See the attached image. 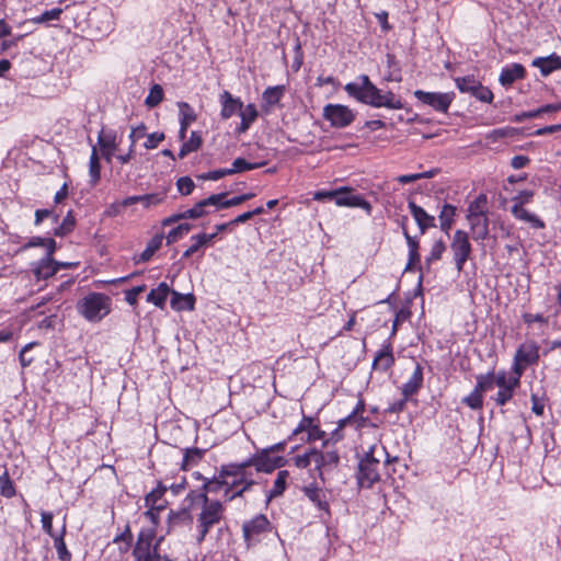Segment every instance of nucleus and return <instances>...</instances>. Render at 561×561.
I'll return each mask as SVG.
<instances>
[{
	"label": "nucleus",
	"instance_id": "1",
	"mask_svg": "<svg viewBox=\"0 0 561 561\" xmlns=\"http://www.w3.org/2000/svg\"><path fill=\"white\" fill-rule=\"evenodd\" d=\"M344 89L350 96L373 107L403 108V102L400 98L391 91L383 93L370 81L367 75L359 76L357 82H348Z\"/></svg>",
	"mask_w": 561,
	"mask_h": 561
},
{
	"label": "nucleus",
	"instance_id": "2",
	"mask_svg": "<svg viewBox=\"0 0 561 561\" xmlns=\"http://www.w3.org/2000/svg\"><path fill=\"white\" fill-rule=\"evenodd\" d=\"M220 477L226 478L225 496L231 502L242 497L245 492L256 483L250 470H247L241 462H230L220 467Z\"/></svg>",
	"mask_w": 561,
	"mask_h": 561
},
{
	"label": "nucleus",
	"instance_id": "3",
	"mask_svg": "<svg viewBox=\"0 0 561 561\" xmlns=\"http://www.w3.org/2000/svg\"><path fill=\"white\" fill-rule=\"evenodd\" d=\"M378 448L376 445L365 453V456L358 462L356 479L360 488L369 489L380 480V456L386 455V463L390 465L398 461V457L390 458L385 447Z\"/></svg>",
	"mask_w": 561,
	"mask_h": 561
},
{
	"label": "nucleus",
	"instance_id": "4",
	"mask_svg": "<svg viewBox=\"0 0 561 561\" xmlns=\"http://www.w3.org/2000/svg\"><path fill=\"white\" fill-rule=\"evenodd\" d=\"M201 512L196 517L197 543H202L213 527L225 519L226 507L219 500H211L205 493L201 495Z\"/></svg>",
	"mask_w": 561,
	"mask_h": 561
},
{
	"label": "nucleus",
	"instance_id": "5",
	"mask_svg": "<svg viewBox=\"0 0 561 561\" xmlns=\"http://www.w3.org/2000/svg\"><path fill=\"white\" fill-rule=\"evenodd\" d=\"M112 309V299L103 293H89L77 304L78 312L89 322H100Z\"/></svg>",
	"mask_w": 561,
	"mask_h": 561
},
{
	"label": "nucleus",
	"instance_id": "6",
	"mask_svg": "<svg viewBox=\"0 0 561 561\" xmlns=\"http://www.w3.org/2000/svg\"><path fill=\"white\" fill-rule=\"evenodd\" d=\"M271 531L272 524L264 514H259L242 525V536L247 548L257 545Z\"/></svg>",
	"mask_w": 561,
	"mask_h": 561
},
{
	"label": "nucleus",
	"instance_id": "7",
	"mask_svg": "<svg viewBox=\"0 0 561 561\" xmlns=\"http://www.w3.org/2000/svg\"><path fill=\"white\" fill-rule=\"evenodd\" d=\"M247 470L254 467L256 472L272 473L275 469L282 468L286 459L282 456L272 457L264 448L241 462Z\"/></svg>",
	"mask_w": 561,
	"mask_h": 561
},
{
	"label": "nucleus",
	"instance_id": "8",
	"mask_svg": "<svg viewBox=\"0 0 561 561\" xmlns=\"http://www.w3.org/2000/svg\"><path fill=\"white\" fill-rule=\"evenodd\" d=\"M450 250L453 252L456 270L461 272L472 252L469 236L466 231L459 229L454 232L450 242Z\"/></svg>",
	"mask_w": 561,
	"mask_h": 561
},
{
	"label": "nucleus",
	"instance_id": "9",
	"mask_svg": "<svg viewBox=\"0 0 561 561\" xmlns=\"http://www.w3.org/2000/svg\"><path fill=\"white\" fill-rule=\"evenodd\" d=\"M153 534L151 531L139 534L138 540L134 549V556L137 561H160L159 543L162 540L160 538L157 543L151 548V541Z\"/></svg>",
	"mask_w": 561,
	"mask_h": 561
},
{
	"label": "nucleus",
	"instance_id": "10",
	"mask_svg": "<svg viewBox=\"0 0 561 561\" xmlns=\"http://www.w3.org/2000/svg\"><path fill=\"white\" fill-rule=\"evenodd\" d=\"M414 96L424 105H428L437 112L446 113L455 99V93L426 92L415 90Z\"/></svg>",
	"mask_w": 561,
	"mask_h": 561
},
{
	"label": "nucleus",
	"instance_id": "11",
	"mask_svg": "<svg viewBox=\"0 0 561 561\" xmlns=\"http://www.w3.org/2000/svg\"><path fill=\"white\" fill-rule=\"evenodd\" d=\"M323 117L329 121L333 127L343 128L352 124L355 115L352 110L345 105L328 104L323 108Z\"/></svg>",
	"mask_w": 561,
	"mask_h": 561
},
{
	"label": "nucleus",
	"instance_id": "12",
	"mask_svg": "<svg viewBox=\"0 0 561 561\" xmlns=\"http://www.w3.org/2000/svg\"><path fill=\"white\" fill-rule=\"evenodd\" d=\"M313 462L316 470L319 472V478L324 482V474L334 470L340 465V455L336 449L319 450L314 448Z\"/></svg>",
	"mask_w": 561,
	"mask_h": 561
},
{
	"label": "nucleus",
	"instance_id": "13",
	"mask_svg": "<svg viewBox=\"0 0 561 561\" xmlns=\"http://www.w3.org/2000/svg\"><path fill=\"white\" fill-rule=\"evenodd\" d=\"M98 145L102 157L111 163L115 151L118 148L117 134L113 129L102 128L98 135Z\"/></svg>",
	"mask_w": 561,
	"mask_h": 561
},
{
	"label": "nucleus",
	"instance_id": "14",
	"mask_svg": "<svg viewBox=\"0 0 561 561\" xmlns=\"http://www.w3.org/2000/svg\"><path fill=\"white\" fill-rule=\"evenodd\" d=\"M220 201L215 194L196 203L192 208L183 211L185 219H198L209 215L211 211L218 210L217 204Z\"/></svg>",
	"mask_w": 561,
	"mask_h": 561
},
{
	"label": "nucleus",
	"instance_id": "15",
	"mask_svg": "<svg viewBox=\"0 0 561 561\" xmlns=\"http://www.w3.org/2000/svg\"><path fill=\"white\" fill-rule=\"evenodd\" d=\"M393 364L394 356L392 353V345L389 341H386L374 357L373 369L387 371L393 366Z\"/></svg>",
	"mask_w": 561,
	"mask_h": 561
},
{
	"label": "nucleus",
	"instance_id": "16",
	"mask_svg": "<svg viewBox=\"0 0 561 561\" xmlns=\"http://www.w3.org/2000/svg\"><path fill=\"white\" fill-rule=\"evenodd\" d=\"M352 188L348 187L346 192L341 193V197L336 199V205L342 207H359L364 209L368 215L371 214L373 206L359 194H352Z\"/></svg>",
	"mask_w": 561,
	"mask_h": 561
},
{
	"label": "nucleus",
	"instance_id": "17",
	"mask_svg": "<svg viewBox=\"0 0 561 561\" xmlns=\"http://www.w3.org/2000/svg\"><path fill=\"white\" fill-rule=\"evenodd\" d=\"M411 215L417 224L420 233L424 234L428 228L436 227L435 217L428 215L421 206L416 205L413 201L408 203Z\"/></svg>",
	"mask_w": 561,
	"mask_h": 561
},
{
	"label": "nucleus",
	"instance_id": "18",
	"mask_svg": "<svg viewBox=\"0 0 561 561\" xmlns=\"http://www.w3.org/2000/svg\"><path fill=\"white\" fill-rule=\"evenodd\" d=\"M219 102L221 104L220 116L222 119H228L234 114H239L242 107V101L239 98H234L230 92L224 91L219 95Z\"/></svg>",
	"mask_w": 561,
	"mask_h": 561
},
{
	"label": "nucleus",
	"instance_id": "19",
	"mask_svg": "<svg viewBox=\"0 0 561 561\" xmlns=\"http://www.w3.org/2000/svg\"><path fill=\"white\" fill-rule=\"evenodd\" d=\"M32 271L37 280L47 279L58 272V265L53 257L44 256L33 264Z\"/></svg>",
	"mask_w": 561,
	"mask_h": 561
},
{
	"label": "nucleus",
	"instance_id": "20",
	"mask_svg": "<svg viewBox=\"0 0 561 561\" xmlns=\"http://www.w3.org/2000/svg\"><path fill=\"white\" fill-rule=\"evenodd\" d=\"M531 65L538 68L542 76L547 77L553 71L561 70V57L553 53L547 57L535 58Z\"/></svg>",
	"mask_w": 561,
	"mask_h": 561
},
{
	"label": "nucleus",
	"instance_id": "21",
	"mask_svg": "<svg viewBox=\"0 0 561 561\" xmlns=\"http://www.w3.org/2000/svg\"><path fill=\"white\" fill-rule=\"evenodd\" d=\"M515 357H517L518 360L524 362L528 366L534 365L539 359V346L534 341L525 342L517 348Z\"/></svg>",
	"mask_w": 561,
	"mask_h": 561
},
{
	"label": "nucleus",
	"instance_id": "22",
	"mask_svg": "<svg viewBox=\"0 0 561 561\" xmlns=\"http://www.w3.org/2000/svg\"><path fill=\"white\" fill-rule=\"evenodd\" d=\"M423 386V367L416 363L412 376L402 386V394L408 400L415 394Z\"/></svg>",
	"mask_w": 561,
	"mask_h": 561
},
{
	"label": "nucleus",
	"instance_id": "23",
	"mask_svg": "<svg viewBox=\"0 0 561 561\" xmlns=\"http://www.w3.org/2000/svg\"><path fill=\"white\" fill-rule=\"evenodd\" d=\"M305 495L321 511L330 514V505L327 500V493L316 484H311L304 489Z\"/></svg>",
	"mask_w": 561,
	"mask_h": 561
},
{
	"label": "nucleus",
	"instance_id": "24",
	"mask_svg": "<svg viewBox=\"0 0 561 561\" xmlns=\"http://www.w3.org/2000/svg\"><path fill=\"white\" fill-rule=\"evenodd\" d=\"M168 490V486L162 484L161 482L158 483L157 488L153 489L150 493H148L145 497V505L146 507H153L158 508V511H163L168 502L164 499V494Z\"/></svg>",
	"mask_w": 561,
	"mask_h": 561
},
{
	"label": "nucleus",
	"instance_id": "25",
	"mask_svg": "<svg viewBox=\"0 0 561 561\" xmlns=\"http://www.w3.org/2000/svg\"><path fill=\"white\" fill-rule=\"evenodd\" d=\"M474 241H484L489 237V217L467 218Z\"/></svg>",
	"mask_w": 561,
	"mask_h": 561
},
{
	"label": "nucleus",
	"instance_id": "26",
	"mask_svg": "<svg viewBox=\"0 0 561 561\" xmlns=\"http://www.w3.org/2000/svg\"><path fill=\"white\" fill-rule=\"evenodd\" d=\"M193 517L188 508H181L178 511H170L168 515V531H173L176 528L191 525Z\"/></svg>",
	"mask_w": 561,
	"mask_h": 561
},
{
	"label": "nucleus",
	"instance_id": "27",
	"mask_svg": "<svg viewBox=\"0 0 561 561\" xmlns=\"http://www.w3.org/2000/svg\"><path fill=\"white\" fill-rule=\"evenodd\" d=\"M526 70L520 64H513L502 69L500 75V82L502 85H512L516 80L525 77Z\"/></svg>",
	"mask_w": 561,
	"mask_h": 561
},
{
	"label": "nucleus",
	"instance_id": "28",
	"mask_svg": "<svg viewBox=\"0 0 561 561\" xmlns=\"http://www.w3.org/2000/svg\"><path fill=\"white\" fill-rule=\"evenodd\" d=\"M285 93L284 85L268 87L262 93V108L264 112H270L273 106L279 103Z\"/></svg>",
	"mask_w": 561,
	"mask_h": 561
},
{
	"label": "nucleus",
	"instance_id": "29",
	"mask_svg": "<svg viewBox=\"0 0 561 561\" xmlns=\"http://www.w3.org/2000/svg\"><path fill=\"white\" fill-rule=\"evenodd\" d=\"M511 213L517 220L527 222L535 229L545 228V222L537 215L526 210L523 205H513Z\"/></svg>",
	"mask_w": 561,
	"mask_h": 561
},
{
	"label": "nucleus",
	"instance_id": "30",
	"mask_svg": "<svg viewBox=\"0 0 561 561\" xmlns=\"http://www.w3.org/2000/svg\"><path fill=\"white\" fill-rule=\"evenodd\" d=\"M239 116L241 118V123L237 128L239 134L245 133L250 126L256 121L259 113L256 106L252 103L241 107L239 111Z\"/></svg>",
	"mask_w": 561,
	"mask_h": 561
},
{
	"label": "nucleus",
	"instance_id": "31",
	"mask_svg": "<svg viewBox=\"0 0 561 561\" xmlns=\"http://www.w3.org/2000/svg\"><path fill=\"white\" fill-rule=\"evenodd\" d=\"M170 305L171 308L176 311L193 310L195 298L192 294L183 295L178 291H172Z\"/></svg>",
	"mask_w": 561,
	"mask_h": 561
},
{
	"label": "nucleus",
	"instance_id": "32",
	"mask_svg": "<svg viewBox=\"0 0 561 561\" xmlns=\"http://www.w3.org/2000/svg\"><path fill=\"white\" fill-rule=\"evenodd\" d=\"M488 213V197L485 194H480L469 204L467 218L486 217Z\"/></svg>",
	"mask_w": 561,
	"mask_h": 561
},
{
	"label": "nucleus",
	"instance_id": "33",
	"mask_svg": "<svg viewBox=\"0 0 561 561\" xmlns=\"http://www.w3.org/2000/svg\"><path fill=\"white\" fill-rule=\"evenodd\" d=\"M170 288L167 283H160L157 288L150 290L147 296V301L153 304L159 308H164Z\"/></svg>",
	"mask_w": 561,
	"mask_h": 561
},
{
	"label": "nucleus",
	"instance_id": "34",
	"mask_svg": "<svg viewBox=\"0 0 561 561\" xmlns=\"http://www.w3.org/2000/svg\"><path fill=\"white\" fill-rule=\"evenodd\" d=\"M65 536H66V517H64V523H62L60 531L58 533V536H56L53 540H54V547L57 551L59 560L70 561L71 553L67 549V546L65 542Z\"/></svg>",
	"mask_w": 561,
	"mask_h": 561
},
{
	"label": "nucleus",
	"instance_id": "35",
	"mask_svg": "<svg viewBox=\"0 0 561 561\" xmlns=\"http://www.w3.org/2000/svg\"><path fill=\"white\" fill-rule=\"evenodd\" d=\"M288 478L289 472L287 470H280L277 472L274 484L267 493V501H271L274 497H278L285 492Z\"/></svg>",
	"mask_w": 561,
	"mask_h": 561
},
{
	"label": "nucleus",
	"instance_id": "36",
	"mask_svg": "<svg viewBox=\"0 0 561 561\" xmlns=\"http://www.w3.org/2000/svg\"><path fill=\"white\" fill-rule=\"evenodd\" d=\"M227 195H228V193L215 194V196H219V198H220V201L218 203H216L217 209H225V208L240 205L243 202L249 201L254 196V194H252V193H247V194H242V195L232 197L230 199H227Z\"/></svg>",
	"mask_w": 561,
	"mask_h": 561
},
{
	"label": "nucleus",
	"instance_id": "37",
	"mask_svg": "<svg viewBox=\"0 0 561 561\" xmlns=\"http://www.w3.org/2000/svg\"><path fill=\"white\" fill-rule=\"evenodd\" d=\"M455 215L456 207L450 204H444L439 214V227L445 233H448L449 230L451 229Z\"/></svg>",
	"mask_w": 561,
	"mask_h": 561
},
{
	"label": "nucleus",
	"instance_id": "38",
	"mask_svg": "<svg viewBox=\"0 0 561 561\" xmlns=\"http://www.w3.org/2000/svg\"><path fill=\"white\" fill-rule=\"evenodd\" d=\"M203 144L202 136L197 131H192L187 141H185L179 152V158L183 159L188 153L197 151Z\"/></svg>",
	"mask_w": 561,
	"mask_h": 561
},
{
	"label": "nucleus",
	"instance_id": "39",
	"mask_svg": "<svg viewBox=\"0 0 561 561\" xmlns=\"http://www.w3.org/2000/svg\"><path fill=\"white\" fill-rule=\"evenodd\" d=\"M89 175H90V182L92 185H95L100 181L101 164H100L98 149L95 146L92 147V151H91V156H90Z\"/></svg>",
	"mask_w": 561,
	"mask_h": 561
},
{
	"label": "nucleus",
	"instance_id": "40",
	"mask_svg": "<svg viewBox=\"0 0 561 561\" xmlns=\"http://www.w3.org/2000/svg\"><path fill=\"white\" fill-rule=\"evenodd\" d=\"M519 386L518 378H512V382L506 388H500L496 396L494 397V401L497 405L506 404L514 394V390Z\"/></svg>",
	"mask_w": 561,
	"mask_h": 561
},
{
	"label": "nucleus",
	"instance_id": "41",
	"mask_svg": "<svg viewBox=\"0 0 561 561\" xmlns=\"http://www.w3.org/2000/svg\"><path fill=\"white\" fill-rule=\"evenodd\" d=\"M62 11L64 10L61 8H54L51 10L43 12L38 16L31 18L25 23L44 24V23H48L50 21H57L60 19Z\"/></svg>",
	"mask_w": 561,
	"mask_h": 561
},
{
	"label": "nucleus",
	"instance_id": "42",
	"mask_svg": "<svg viewBox=\"0 0 561 561\" xmlns=\"http://www.w3.org/2000/svg\"><path fill=\"white\" fill-rule=\"evenodd\" d=\"M163 234H156L147 244L146 249L140 254V261H149L153 254L161 248Z\"/></svg>",
	"mask_w": 561,
	"mask_h": 561
},
{
	"label": "nucleus",
	"instance_id": "43",
	"mask_svg": "<svg viewBox=\"0 0 561 561\" xmlns=\"http://www.w3.org/2000/svg\"><path fill=\"white\" fill-rule=\"evenodd\" d=\"M178 106L180 110V125L188 127L196 121V114L193 107L186 102H180Z\"/></svg>",
	"mask_w": 561,
	"mask_h": 561
},
{
	"label": "nucleus",
	"instance_id": "44",
	"mask_svg": "<svg viewBox=\"0 0 561 561\" xmlns=\"http://www.w3.org/2000/svg\"><path fill=\"white\" fill-rule=\"evenodd\" d=\"M226 478L220 477V470L218 471V476L213 479H204V484L202 486V493L208 495L209 492L217 493L222 488H226Z\"/></svg>",
	"mask_w": 561,
	"mask_h": 561
},
{
	"label": "nucleus",
	"instance_id": "45",
	"mask_svg": "<svg viewBox=\"0 0 561 561\" xmlns=\"http://www.w3.org/2000/svg\"><path fill=\"white\" fill-rule=\"evenodd\" d=\"M264 165H265L264 161L263 162H256V163H250V162H248L243 158H237L232 162V167L230 168V170H231V174H234V173H241V172H244V171H250V170L259 169V168L264 167Z\"/></svg>",
	"mask_w": 561,
	"mask_h": 561
},
{
	"label": "nucleus",
	"instance_id": "46",
	"mask_svg": "<svg viewBox=\"0 0 561 561\" xmlns=\"http://www.w3.org/2000/svg\"><path fill=\"white\" fill-rule=\"evenodd\" d=\"M494 387V371H489L484 375L477 376V383L474 388L482 394L492 390Z\"/></svg>",
	"mask_w": 561,
	"mask_h": 561
},
{
	"label": "nucleus",
	"instance_id": "47",
	"mask_svg": "<svg viewBox=\"0 0 561 561\" xmlns=\"http://www.w3.org/2000/svg\"><path fill=\"white\" fill-rule=\"evenodd\" d=\"M347 190L348 186H343L332 191H317L313 193V199L318 202L334 201L336 203V199L341 197V193L346 192Z\"/></svg>",
	"mask_w": 561,
	"mask_h": 561
},
{
	"label": "nucleus",
	"instance_id": "48",
	"mask_svg": "<svg viewBox=\"0 0 561 561\" xmlns=\"http://www.w3.org/2000/svg\"><path fill=\"white\" fill-rule=\"evenodd\" d=\"M456 87L461 91L466 93L473 94L474 90L477 89L479 81L476 80L473 76H467L461 78H456L455 80Z\"/></svg>",
	"mask_w": 561,
	"mask_h": 561
},
{
	"label": "nucleus",
	"instance_id": "49",
	"mask_svg": "<svg viewBox=\"0 0 561 561\" xmlns=\"http://www.w3.org/2000/svg\"><path fill=\"white\" fill-rule=\"evenodd\" d=\"M193 226L191 224L184 222L180 224L175 228H173L171 231H169L167 236V243L172 244L176 242L179 239H181L183 236L188 233Z\"/></svg>",
	"mask_w": 561,
	"mask_h": 561
},
{
	"label": "nucleus",
	"instance_id": "50",
	"mask_svg": "<svg viewBox=\"0 0 561 561\" xmlns=\"http://www.w3.org/2000/svg\"><path fill=\"white\" fill-rule=\"evenodd\" d=\"M163 100V89L160 84H154L149 91V94L147 95L145 100V104L148 107H156L159 105Z\"/></svg>",
	"mask_w": 561,
	"mask_h": 561
},
{
	"label": "nucleus",
	"instance_id": "51",
	"mask_svg": "<svg viewBox=\"0 0 561 561\" xmlns=\"http://www.w3.org/2000/svg\"><path fill=\"white\" fill-rule=\"evenodd\" d=\"M203 457V454L199 449L193 448V449H186L183 461H182V469L186 470L193 466H195Z\"/></svg>",
	"mask_w": 561,
	"mask_h": 561
},
{
	"label": "nucleus",
	"instance_id": "52",
	"mask_svg": "<svg viewBox=\"0 0 561 561\" xmlns=\"http://www.w3.org/2000/svg\"><path fill=\"white\" fill-rule=\"evenodd\" d=\"M462 402L472 410H480L483 407V394L474 388L462 399Z\"/></svg>",
	"mask_w": 561,
	"mask_h": 561
},
{
	"label": "nucleus",
	"instance_id": "53",
	"mask_svg": "<svg viewBox=\"0 0 561 561\" xmlns=\"http://www.w3.org/2000/svg\"><path fill=\"white\" fill-rule=\"evenodd\" d=\"M445 250L446 244L442 239L435 241L434 244L432 245L430 254L426 257V263L431 264L432 262L440 260Z\"/></svg>",
	"mask_w": 561,
	"mask_h": 561
},
{
	"label": "nucleus",
	"instance_id": "54",
	"mask_svg": "<svg viewBox=\"0 0 561 561\" xmlns=\"http://www.w3.org/2000/svg\"><path fill=\"white\" fill-rule=\"evenodd\" d=\"M53 518L54 515L51 512L43 511L41 513L42 528L49 537H51V539L58 536V533L53 529Z\"/></svg>",
	"mask_w": 561,
	"mask_h": 561
},
{
	"label": "nucleus",
	"instance_id": "55",
	"mask_svg": "<svg viewBox=\"0 0 561 561\" xmlns=\"http://www.w3.org/2000/svg\"><path fill=\"white\" fill-rule=\"evenodd\" d=\"M325 433L320 428L319 424L314 421L312 425L309 427L306 437H301V440L305 443H313L316 440L323 439Z\"/></svg>",
	"mask_w": 561,
	"mask_h": 561
},
{
	"label": "nucleus",
	"instance_id": "56",
	"mask_svg": "<svg viewBox=\"0 0 561 561\" xmlns=\"http://www.w3.org/2000/svg\"><path fill=\"white\" fill-rule=\"evenodd\" d=\"M0 494L8 499L15 494L14 485L7 472L0 477Z\"/></svg>",
	"mask_w": 561,
	"mask_h": 561
},
{
	"label": "nucleus",
	"instance_id": "57",
	"mask_svg": "<svg viewBox=\"0 0 561 561\" xmlns=\"http://www.w3.org/2000/svg\"><path fill=\"white\" fill-rule=\"evenodd\" d=\"M313 451L314 448H310L305 454L294 457L295 466L299 469L308 468L313 462Z\"/></svg>",
	"mask_w": 561,
	"mask_h": 561
},
{
	"label": "nucleus",
	"instance_id": "58",
	"mask_svg": "<svg viewBox=\"0 0 561 561\" xmlns=\"http://www.w3.org/2000/svg\"><path fill=\"white\" fill-rule=\"evenodd\" d=\"M176 187L182 195L187 196L194 191L195 183L190 176H182L176 181Z\"/></svg>",
	"mask_w": 561,
	"mask_h": 561
},
{
	"label": "nucleus",
	"instance_id": "59",
	"mask_svg": "<svg viewBox=\"0 0 561 561\" xmlns=\"http://www.w3.org/2000/svg\"><path fill=\"white\" fill-rule=\"evenodd\" d=\"M75 222H76L75 217L69 211L67 214V216L64 218L62 224L58 228L55 229V234L56 236H66L67 233L72 231V229L75 228Z\"/></svg>",
	"mask_w": 561,
	"mask_h": 561
},
{
	"label": "nucleus",
	"instance_id": "60",
	"mask_svg": "<svg viewBox=\"0 0 561 561\" xmlns=\"http://www.w3.org/2000/svg\"><path fill=\"white\" fill-rule=\"evenodd\" d=\"M314 420L311 416L304 415L299 424L294 428L288 439H293L304 432H308Z\"/></svg>",
	"mask_w": 561,
	"mask_h": 561
},
{
	"label": "nucleus",
	"instance_id": "61",
	"mask_svg": "<svg viewBox=\"0 0 561 561\" xmlns=\"http://www.w3.org/2000/svg\"><path fill=\"white\" fill-rule=\"evenodd\" d=\"M164 138H165L164 133L156 131V133L149 134V135H147V139L144 144V147L146 149H156L160 145V142H162L164 140Z\"/></svg>",
	"mask_w": 561,
	"mask_h": 561
},
{
	"label": "nucleus",
	"instance_id": "62",
	"mask_svg": "<svg viewBox=\"0 0 561 561\" xmlns=\"http://www.w3.org/2000/svg\"><path fill=\"white\" fill-rule=\"evenodd\" d=\"M472 95L485 103H491L493 100L492 91L489 88L483 87L480 82Z\"/></svg>",
	"mask_w": 561,
	"mask_h": 561
},
{
	"label": "nucleus",
	"instance_id": "63",
	"mask_svg": "<svg viewBox=\"0 0 561 561\" xmlns=\"http://www.w3.org/2000/svg\"><path fill=\"white\" fill-rule=\"evenodd\" d=\"M146 290V285H140L133 287L131 289L125 293V300L130 305L135 306L137 304L138 296Z\"/></svg>",
	"mask_w": 561,
	"mask_h": 561
},
{
	"label": "nucleus",
	"instance_id": "64",
	"mask_svg": "<svg viewBox=\"0 0 561 561\" xmlns=\"http://www.w3.org/2000/svg\"><path fill=\"white\" fill-rule=\"evenodd\" d=\"M534 197V192L529 190H525L519 192L516 196L512 198L513 205H525L531 202Z\"/></svg>",
	"mask_w": 561,
	"mask_h": 561
}]
</instances>
